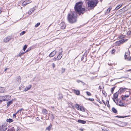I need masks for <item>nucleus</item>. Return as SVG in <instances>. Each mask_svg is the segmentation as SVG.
I'll use <instances>...</instances> for the list:
<instances>
[{
    "mask_svg": "<svg viewBox=\"0 0 131 131\" xmlns=\"http://www.w3.org/2000/svg\"><path fill=\"white\" fill-rule=\"evenodd\" d=\"M82 3L81 2L76 3L74 6V9L76 12H71L68 14V20L69 22L70 23H73L77 21L76 13L79 15L81 14H83L85 11L84 8L82 7Z\"/></svg>",
    "mask_w": 131,
    "mask_h": 131,
    "instance_id": "nucleus-1",
    "label": "nucleus"
},
{
    "mask_svg": "<svg viewBox=\"0 0 131 131\" xmlns=\"http://www.w3.org/2000/svg\"><path fill=\"white\" fill-rule=\"evenodd\" d=\"M88 1V6L91 8L94 7L98 3V1L97 0H87Z\"/></svg>",
    "mask_w": 131,
    "mask_h": 131,
    "instance_id": "nucleus-2",
    "label": "nucleus"
},
{
    "mask_svg": "<svg viewBox=\"0 0 131 131\" xmlns=\"http://www.w3.org/2000/svg\"><path fill=\"white\" fill-rule=\"evenodd\" d=\"M0 97L1 99H2V101H7L11 98V96L9 95H5Z\"/></svg>",
    "mask_w": 131,
    "mask_h": 131,
    "instance_id": "nucleus-3",
    "label": "nucleus"
},
{
    "mask_svg": "<svg viewBox=\"0 0 131 131\" xmlns=\"http://www.w3.org/2000/svg\"><path fill=\"white\" fill-rule=\"evenodd\" d=\"M117 104L121 106H125L126 107L128 104H126L125 103H123L120 100H118L117 101Z\"/></svg>",
    "mask_w": 131,
    "mask_h": 131,
    "instance_id": "nucleus-4",
    "label": "nucleus"
},
{
    "mask_svg": "<svg viewBox=\"0 0 131 131\" xmlns=\"http://www.w3.org/2000/svg\"><path fill=\"white\" fill-rule=\"evenodd\" d=\"M5 124H2L0 126V131H5L7 129Z\"/></svg>",
    "mask_w": 131,
    "mask_h": 131,
    "instance_id": "nucleus-5",
    "label": "nucleus"
},
{
    "mask_svg": "<svg viewBox=\"0 0 131 131\" xmlns=\"http://www.w3.org/2000/svg\"><path fill=\"white\" fill-rule=\"evenodd\" d=\"M130 52L129 50L126 52L125 54L124 57L125 59L127 60V58H128L129 56Z\"/></svg>",
    "mask_w": 131,
    "mask_h": 131,
    "instance_id": "nucleus-6",
    "label": "nucleus"
},
{
    "mask_svg": "<svg viewBox=\"0 0 131 131\" xmlns=\"http://www.w3.org/2000/svg\"><path fill=\"white\" fill-rule=\"evenodd\" d=\"M60 26L61 29H64L65 28L66 25L64 22H62L60 24Z\"/></svg>",
    "mask_w": 131,
    "mask_h": 131,
    "instance_id": "nucleus-7",
    "label": "nucleus"
},
{
    "mask_svg": "<svg viewBox=\"0 0 131 131\" xmlns=\"http://www.w3.org/2000/svg\"><path fill=\"white\" fill-rule=\"evenodd\" d=\"M56 51H53L52 52L49 54V57H53L56 53Z\"/></svg>",
    "mask_w": 131,
    "mask_h": 131,
    "instance_id": "nucleus-8",
    "label": "nucleus"
},
{
    "mask_svg": "<svg viewBox=\"0 0 131 131\" xmlns=\"http://www.w3.org/2000/svg\"><path fill=\"white\" fill-rule=\"evenodd\" d=\"M10 40V38L9 37H7L4 39V41L5 42H8Z\"/></svg>",
    "mask_w": 131,
    "mask_h": 131,
    "instance_id": "nucleus-9",
    "label": "nucleus"
},
{
    "mask_svg": "<svg viewBox=\"0 0 131 131\" xmlns=\"http://www.w3.org/2000/svg\"><path fill=\"white\" fill-rule=\"evenodd\" d=\"M125 41L124 39H123L120 40L119 41L117 42L118 43V45H119L120 44L123 43Z\"/></svg>",
    "mask_w": 131,
    "mask_h": 131,
    "instance_id": "nucleus-10",
    "label": "nucleus"
},
{
    "mask_svg": "<svg viewBox=\"0 0 131 131\" xmlns=\"http://www.w3.org/2000/svg\"><path fill=\"white\" fill-rule=\"evenodd\" d=\"M6 90L3 87H1L0 88V92L4 93L5 92Z\"/></svg>",
    "mask_w": 131,
    "mask_h": 131,
    "instance_id": "nucleus-11",
    "label": "nucleus"
},
{
    "mask_svg": "<svg viewBox=\"0 0 131 131\" xmlns=\"http://www.w3.org/2000/svg\"><path fill=\"white\" fill-rule=\"evenodd\" d=\"M78 122L83 124H84L86 123V122L85 121L82 120L81 119H79L78 121Z\"/></svg>",
    "mask_w": 131,
    "mask_h": 131,
    "instance_id": "nucleus-12",
    "label": "nucleus"
},
{
    "mask_svg": "<svg viewBox=\"0 0 131 131\" xmlns=\"http://www.w3.org/2000/svg\"><path fill=\"white\" fill-rule=\"evenodd\" d=\"M62 57V54L61 53H60L57 57V60H60Z\"/></svg>",
    "mask_w": 131,
    "mask_h": 131,
    "instance_id": "nucleus-13",
    "label": "nucleus"
},
{
    "mask_svg": "<svg viewBox=\"0 0 131 131\" xmlns=\"http://www.w3.org/2000/svg\"><path fill=\"white\" fill-rule=\"evenodd\" d=\"M35 10L34 8H33L30 9L28 12V13L29 15H30L31 14V13Z\"/></svg>",
    "mask_w": 131,
    "mask_h": 131,
    "instance_id": "nucleus-14",
    "label": "nucleus"
},
{
    "mask_svg": "<svg viewBox=\"0 0 131 131\" xmlns=\"http://www.w3.org/2000/svg\"><path fill=\"white\" fill-rule=\"evenodd\" d=\"M74 93H76L77 95H79L80 94V92L79 90H73Z\"/></svg>",
    "mask_w": 131,
    "mask_h": 131,
    "instance_id": "nucleus-15",
    "label": "nucleus"
},
{
    "mask_svg": "<svg viewBox=\"0 0 131 131\" xmlns=\"http://www.w3.org/2000/svg\"><path fill=\"white\" fill-rule=\"evenodd\" d=\"M13 101H11L8 102L7 103V107H9L10 105L12 104L13 103Z\"/></svg>",
    "mask_w": 131,
    "mask_h": 131,
    "instance_id": "nucleus-16",
    "label": "nucleus"
},
{
    "mask_svg": "<svg viewBox=\"0 0 131 131\" xmlns=\"http://www.w3.org/2000/svg\"><path fill=\"white\" fill-rule=\"evenodd\" d=\"M52 126V125L50 124L49 126L46 128V129L48 130V131H50L51 128Z\"/></svg>",
    "mask_w": 131,
    "mask_h": 131,
    "instance_id": "nucleus-17",
    "label": "nucleus"
},
{
    "mask_svg": "<svg viewBox=\"0 0 131 131\" xmlns=\"http://www.w3.org/2000/svg\"><path fill=\"white\" fill-rule=\"evenodd\" d=\"M31 87V85H29L27 87L25 88V91H26L29 90Z\"/></svg>",
    "mask_w": 131,
    "mask_h": 131,
    "instance_id": "nucleus-18",
    "label": "nucleus"
},
{
    "mask_svg": "<svg viewBox=\"0 0 131 131\" xmlns=\"http://www.w3.org/2000/svg\"><path fill=\"white\" fill-rule=\"evenodd\" d=\"M112 112L115 113H116L117 112V110H116L114 107H113L112 108Z\"/></svg>",
    "mask_w": 131,
    "mask_h": 131,
    "instance_id": "nucleus-19",
    "label": "nucleus"
},
{
    "mask_svg": "<svg viewBox=\"0 0 131 131\" xmlns=\"http://www.w3.org/2000/svg\"><path fill=\"white\" fill-rule=\"evenodd\" d=\"M79 109L81 111L83 112H84L85 111L84 109V107H82L81 106H80Z\"/></svg>",
    "mask_w": 131,
    "mask_h": 131,
    "instance_id": "nucleus-20",
    "label": "nucleus"
},
{
    "mask_svg": "<svg viewBox=\"0 0 131 131\" xmlns=\"http://www.w3.org/2000/svg\"><path fill=\"white\" fill-rule=\"evenodd\" d=\"M118 96V93L117 92L115 93L114 95V97L115 99H116L117 98Z\"/></svg>",
    "mask_w": 131,
    "mask_h": 131,
    "instance_id": "nucleus-21",
    "label": "nucleus"
},
{
    "mask_svg": "<svg viewBox=\"0 0 131 131\" xmlns=\"http://www.w3.org/2000/svg\"><path fill=\"white\" fill-rule=\"evenodd\" d=\"M13 120L12 119L9 118V119H7L6 120V121L7 122H8L9 123H11L13 122Z\"/></svg>",
    "mask_w": 131,
    "mask_h": 131,
    "instance_id": "nucleus-22",
    "label": "nucleus"
},
{
    "mask_svg": "<svg viewBox=\"0 0 131 131\" xmlns=\"http://www.w3.org/2000/svg\"><path fill=\"white\" fill-rule=\"evenodd\" d=\"M122 5V4H121L118 5L116 8L115 9L117 10Z\"/></svg>",
    "mask_w": 131,
    "mask_h": 131,
    "instance_id": "nucleus-23",
    "label": "nucleus"
},
{
    "mask_svg": "<svg viewBox=\"0 0 131 131\" xmlns=\"http://www.w3.org/2000/svg\"><path fill=\"white\" fill-rule=\"evenodd\" d=\"M42 112L44 113L45 114H47V111L45 109H43L42 110Z\"/></svg>",
    "mask_w": 131,
    "mask_h": 131,
    "instance_id": "nucleus-24",
    "label": "nucleus"
},
{
    "mask_svg": "<svg viewBox=\"0 0 131 131\" xmlns=\"http://www.w3.org/2000/svg\"><path fill=\"white\" fill-rule=\"evenodd\" d=\"M126 88H121L119 90L121 92H123L125 91Z\"/></svg>",
    "mask_w": 131,
    "mask_h": 131,
    "instance_id": "nucleus-25",
    "label": "nucleus"
},
{
    "mask_svg": "<svg viewBox=\"0 0 131 131\" xmlns=\"http://www.w3.org/2000/svg\"><path fill=\"white\" fill-rule=\"evenodd\" d=\"M125 123L124 122H122L121 123V125H119V126L121 127H123L125 125Z\"/></svg>",
    "mask_w": 131,
    "mask_h": 131,
    "instance_id": "nucleus-26",
    "label": "nucleus"
},
{
    "mask_svg": "<svg viewBox=\"0 0 131 131\" xmlns=\"http://www.w3.org/2000/svg\"><path fill=\"white\" fill-rule=\"evenodd\" d=\"M80 106H79L78 104H76V106H75L78 109V110H79V108Z\"/></svg>",
    "mask_w": 131,
    "mask_h": 131,
    "instance_id": "nucleus-27",
    "label": "nucleus"
},
{
    "mask_svg": "<svg viewBox=\"0 0 131 131\" xmlns=\"http://www.w3.org/2000/svg\"><path fill=\"white\" fill-rule=\"evenodd\" d=\"M106 104L107 105V107H109L110 105L109 104V101H107L106 102Z\"/></svg>",
    "mask_w": 131,
    "mask_h": 131,
    "instance_id": "nucleus-28",
    "label": "nucleus"
},
{
    "mask_svg": "<svg viewBox=\"0 0 131 131\" xmlns=\"http://www.w3.org/2000/svg\"><path fill=\"white\" fill-rule=\"evenodd\" d=\"M115 87H114L111 88V93H113V92L115 89Z\"/></svg>",
    "mask_w": 131,
    "mask_h": 131,
    "instance_id": "nucleus-29",
    "label": "nucleus"
},
{
    "mask_svg": "<svg viewBox=\"0 0 131 131\" xmlns=\"http://www.w3.org/2000/svg\"><path fill=\"white\" fill-rule=\"evenodd\" d=\"M31 49V48L30 47L28 48V49L26 51H25V53L26 52H27L28 51H30Z\"/></svg>",
    "mask_w": 131,
    "mask_h": 131,
    "instance_id": "nucleus-30",
    "label": "nucleus"
},
{
    "mask_svg": "<svg viewBox=\"0 0 131 131\" xmlns=\"http://www.w3.org/2000/svg\"><path fill=\"white\" fill-rule=\"evenodd\" d=\"M40 25V23H38L37 24H36L35 25V27H37L39 25Z\"/></svg>",
    "mask_w": 131,
    "mask_h": 131,
    "instance_id": "nucleus-31",
    "label": "nucleus"
},
{
    "mask_svg": "<svg viewBox=\"0 0 131 131\" xmlns=\"http://www.w3.org/2000/svg\"><path fill=\"white\" fill-rule=\"evenodd\" d=\"M86 93L87 95L88 96H90L91 95V94L90 92H86Z\"/></svg>",
    "mask_w": 131,
    "mask_h": 131,
    "instance_id": "nucleus-32",
    "label": "nucleus"
},
{
    "mask_svg": "<svg viewBox=\"0 0 131 131\" xmlns=\"http://www.w3.org/2000/svg\"><path fill=\"white\" fill-rule=\"evenodd\" d=\"M24 52H22L21 51L19 53V56H20L21 55L24 54Z\"/></svg>",
    "mask_w": 131,
    "mask_h": 131,
    "instance_id": "nucleus-33",
    "label": "nucleus"
},
{
    "mask_svg": "<svg viewBox=\"0 0 131 131\" xmlns=\"http://www.w3.org/2000/svg\"><path fill=\"white\" fill-rule=\"evenodd\" d=\"M25 34V31H23L21 32L20 33V35L21 36Z\"/></svg>",
    "mask_w": 131,
    "mask_h": 131,
    "instance_id": "nucleus-34",
    "label": "nucleus"
},
{
    "mask_svg": "<svg viewBox=\"0 0 131 131\" xmlns=\"http://www.w3.org/2000/svg\"><path fill=\"white\" fill-rule=\"evenodd\" d=\"M129 94H125L124 96L125 97H128L129 96Z\"/></svg>",
    "mask_w": 131,
    "mask_h": 131,
    "instance_id": "nucleus-35",
    "label": "nucleus"
},
{
    "mask_svg": "<svg viewBox=\"0 0 131 131\" xmlns=\"http://www.w3.org/2000/svg\"><path fill=\"white\" fill-rule=\"evenodd\" d=\"M17 80L19 82H20V77H18L17 79Z\"/></svg>",
    "mask_w": 131,
    "mask_h": 131,
    "instance_id": "nucleus-36",
    "label": "nucleus"
},
{
    "mask_svg": "<svg viewBox=\"0 0 131 131\" xmlns=\"http://www.w3.org/2000/svg\"><path fill=\"white\" fill-rule=\"evenodd\" d=\"M23 110H24V109L23 108H21L19 109V110H18L17 112V113Z\"/></svg>",
    "mask_w": 131,
    "mask_h": 131,
    "instance_id": "nucleus-37",
    "label": "nucleus"
},
{
    "mask_svg": "<svg viewBox=\"0 0 131 131\" xmlns=\"http://www.w3.org/2000/svg\"><path fill=\"white\" fill-rule=\"evenodd\" d=\"M116 117H118L120 118H124L126 117V116H116Z\"/></svg>",
    "mask_w": 131,
    "mask_h": 131,
    "instance_id": "nucleus-38",
    "label": "nucleus"
},
{
    "mask_svg": "<svg viewBox=\"0 0 131 131\" xmlns=\"http://www.w3.org/2000/svg\"><path fill=\"white\" fill-rule=\"evenodd\" d=\"M88 100H89L91 101H94V99H88Z\"/></svg>",
    "mask_w": 131,
    "mask_h": 131,
    "instance_id": "nucleus-39",
    "label": "nucleus"
},
{
    "mask_svg": "<svg viewBox=\"0 0 131 131\" xmlns=\"http://www.w3.org/2000/svg\"><path fill=\"white\" fill-rule=\"evenodd\" d=\"M17 113V112H16V114H14L13 115V117L14 118H15L16 117V114Z\"/></svg>",
    "mask_w": 131,
    "mask_h": 131,
    "instance_id": "nucleus-40",
    "label": "nucleus"
},
{
    "mask_svg": "<svg viewBox=\"0 0 131 131\" xmlns=\"http://www.w3.org/2000/svg\"><path fill=\"white\" fill-rule=\"evenodd\" d=\"M127 61H130L131 60V56L130 58H127Z\"/></svg>",
    "mask_w": 131,
    "mask_h": 131,
    "instance_id": "nucleus-41",
    "label": "nucleus"
},
{
    "mask_svg": "<svg viewBox=\"0 0 131 131\" xmlns=\"http://www.w3.org/2000/svg\"><path fill=\"white\" fill-rule=\"evenodd\" d=\"M115 52V50L114 49H113L112 51V54L114 53Z\"/></svg>",
    "mask_w": 131,
    "mask_h": 131,
    "instance_id": "nucleus-42",
    "label": "nucleus"
},
{
    "mask_svg": "<svg viewBox=\"0 0 131 131\" xmlns=\"http://www.w3.org/2000/svg\"><path fill=\"white\" fill-rule=\"evenodd\" d=\"M52 66L53 67V68H54L55 67V64L53 63L52 64Z\"/></svg>",
    "mask_w": 131,
    "mask_h": 131,
    "instance_id": "nucleus-43",
    "label": "nucleus"
},
{
    "mask_svg": "<svg viewBox=\"0 0 131 131\" xmlns=\"http://www.w3.org/2000/svg\"><path fill=\"white\" fill-rule=\"evenodd\" d=\"M125 97L124 96H123L122 98V99L123 100H125Z\"/></svg>",
    "mask_w": 131,
    "mask_h": 131,
    "instance_id": "nucleus-44",
    "label": "nucleus"
},
{
    "mask_svg": "<svg viewBox=\"0 0 131 131\" xmlns=\"http://www.w3.org/2000/svg\"><path fill=\"white\" fill-rule=\"evenodd\" d=\"M57 58H54L53 59V60L54 61H55L56 60H57Z\"/></svg>",
    "mask_w": 131,
    "mask_h": 131,
    "instance_id": "nucleus-45",
    "label": "nucleus"
},
{
    "mask_svg": "<svg viewBox=\"0 0 131 131\" xmlns=\"http://www.w3.org/2000/svg\"><path fill=\"white\" fill-rule=\"evenodd\" d=\"M62 73H63L65 71V69H64L62 68Z\"/></svg>",
    "mask_w": 131,
    "mask_h": 131,
    "instance_id": "nucleus-46",
    "label": "nucleus"
},
{
    "mask_svg": "<svg viewBox=\"0 0 131 131\" xmlns=\"http://www.w3.org/2000/svg\"><path fill=\"white\" fill-rule=\"evenodd\" d=\"M77 83H79L80 82H82V81H80V80H77Z\"/></svg>",
    "mask_w": 131,
    "mask_h": 131,
    "instance_id": "nucleus-47",
    "label": "nucleus"
},
{
    "mask_svg": "<svg viewBox=\"0 0 131 131\" xmlns=\"http://www.w3.org/2000/svg\"><path fill=\"white\" fill-rule=\"evenodd\" d=\"M102 102H103V103H104V104L105 105H106V103H105L104 101V100H102Z\"/></svg>",
    "mask_w": 131,
    "mask_h": 131,
    "instance_id": "nucleus-48",
    "label": "nucleus"
},
{
    "mask_svg": "<svg viewBox=\"0 0 131 131\" xmlns=\"http://www.w3.org/2000/svg\"><path fill=\"white\" fill-rule=\"evenodd\" d=\"M81 82L82 83V84H83V85H85V83H84V82Z\"/></svg>",
    "mask_w": 131,
    "mask_h": 131,
    "instance_id": "nucleus-49",
    "label": "nucleus"
},
{
    "mask_svg": "<svg viewBox=\"0 0 131 131\" xmlns=\"http://www.w3.org/2000/svg\"><path fill=\"white\" fill-rule=\"evenodd\" d=\"M23 50H24V51H25V45L23 47Z\"/></svg>",
    "mask_w": 131,
    "mask_h": 131,
    "instance_id": "nucleus-50",
    "label": "nucleus"
},
{
    "mask_svg": "<svg viewBox=\"0 0 131 131\" xmlns=\"http://www.w3.org/2000/svg\"><path fill=\"white\" fill-rule=\"evenodd\" d=\"M29 3H27L25 1V5H27V4H28Z\"/></svg>",
    "mask_w": 131,
    "mask_h": 131,
    "instance_id": "nucleus-51",
    "label": "nucleus"
},
{
    "mask_svg": "<svg viewBox=\"0 0 131 131\" xmlns=\"http://www.w3.org/2000/svg\"><path fill=\"white\" fill-rule=\"evenodd\" d=\"M81 130V131H83V129H80Z\"/></svg>",
    "mask_w": 131,
    "mask_h": 131,
    "instance_id": "nucleus-52",
    "label": "nucleus"
},
{
    "mask_svg": "<svg viewBox=\"0 0 131 131\" xmlns=\"http://www.w3.org/2000/svg\"><path fill=\"white\" fill-rule=\"evenodd\" d=\"M27 45H25V50L26 49V48H27Z\"/></svg>",
    "mask_w": 131,
    "mask_h": 131,
    "instance_id": "nucleus-53",
    "label": "nucleus"
},
{
    "mask_svg": "<svg viewBox=\"0 0 131 131\" xmlns=\"http://www.w3.org/2000/svg\"><path fill=\"white\" fill-rule=\"evenodd\" d=\"M104 130H105V131H109L108 129H105Z\"/></svg>",
    "mask_w": 131,
    "mask_h": 131,
    "instance_id": "nucleus-54",
    "label": "nucleus"
},
{
    "mask_svg": "<svg viewBox=\"0 0 131 131\" xmlns=\"http://www.w3.org/2000/svg\"><path fill=\"white\" fill-rule=\"evenodd\" d=\"M60 96H61V98H62V94H60Z\"/></svg>",
    "mask_w": 131,
    "mask_h": 131,
    "instance_id": "nucleus-55",
    "label": "nucleus"
},
{
    "mask_svg": "<svg viewBox=\"0 0 131 131\" xmlns=\"http://www.w3.org/2000/svg\"><path fill=\"white\" fill-rule=\"evenodd\" d=\"M83 59V57H82V58H81V60L82 61Z\"/></svg>",
    "mask_w": 131,
    "mask_h": 131,
    "instance_id": "nucleus-56",
    "label": "nucleus"
},
{
    "mask_svg": "<svg viewBox=\"0 0 131 131\" xmlns=\"http://www.w3.org/2000/svg\"><path fill=\"white\" fill-rule=\"evenodd\" d=\"M2 102V100H0V103H1Z\"/></svg>",
    "mask_w": 131,
    "mask_h": 131,
    "instance_id": "nucleus-57",
    "label": "nucleus"
},
{
    "mask_svg": "<svg viewBox=\"0 0 131 131\" xmlns=\"http://www.w3.org/2000/svg\"><path fill=\"white\" fill-rule=\"evenodd\" d=\"M105 130H104V129H102V131H105Z\"/></svg>",
    "mask_w": 131,
    "mask_h": 131,
    "instance_id": "nucleus-58",
    "label": "nucleus"
},
{
    "mask_svg": "<svg viewBox=\"0 0 131 131\" xmlns=\"http://www.w3.org/2000/svg\"><path fill=\"white\" fill-rule=\"evenodd\" d=\"M7 68H6V69H5L4 71H6V70H7Z\"/></svg>",
    "mask_w": 131,
    "mask_h": 131,
    "instance_id": "nucleus-59",
    "label": "nucleus"
},
{
    "mask_svg": "<svg viewBox=\"0 0 131 131\" xmlns=\"http://www.w3.org/2000/svg\"><path fill=\"white\" fill-rule=\"evenodd\" d=\"M1 12H2L1 11V10H0V14L1 13Z\"/></svg>",
    "mask_w": 131,
    "mask_h": 131,
    "instance_id": "nucleus-60",
    "label": "nucleus"
},
{
    "mask_svg": "<svg viewBox=\"0 0 131 131\" xmlns=\"http://www.w3.org/2000/svg\"><path fill=\"white\" fill-rule=\"evenodd\" d=\"M102 0H100V1H101V2H102Z\"/></svg>",
    "mask_w": 131,
    "mask_h": 131,
    "instance_id": "nucleus-61",
    "label": "nucleus"
},
{
    "mask_svg": "<svg viewBox=\"0 0 131 131\" xmlns=\"http://www.w3.org/2000/svg\"><path fill=\"white\" fill-rule=\"evenodd\" d=\"M131 71V69H130L129 70H128V71Z\"/></svg>",
    "mask_w": 131,
    "mask_h": 131,
    "instance_id": "nucleus-62",
    "label": "nucleus"
},
{
    "mask_svg": "<svg viewBox=\"0 0 131 131\" xmlns=\"http://www.w3.org/2000/svg\"><path fill=\"white\" fill-rule=\"evenodd\" d=\"M114 101L115 102V100H114Z\"/></svg>",
    "mask_w": 131,
    "mask_h": 131,
    "instance_id": "nucleus-63",
    "label": "nucleus"
},
{
    "mask_svg": "<svg viewBox=\"0 0 131 131\" xmlns=\"http://www.w3.org/2000/svg\"><path fill=\"white\" fill-rule=\"evenodd\" d=\"M127 100H126V102H127Z\"/></svg>",
    "mask_w": 131,
    "mask_h": 131,
    "instance_id": "nucleus-64",
    "label": "nucleus"
}]
</instances>
